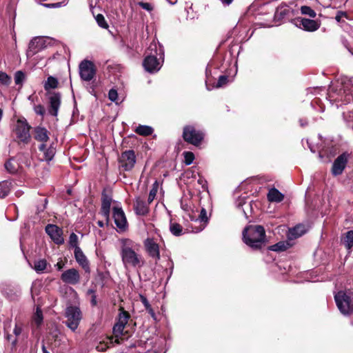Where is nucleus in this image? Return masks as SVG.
I'll return each instance as SVG.
<instances>
[{
  "instance_id": "423d86ee",
  "label": "nucleus",
  "mask_w": 353,
  "mask_h": 353,
  "mask_svg": "<svg viewBox=\"0 0 353 353\" xmlns=\"http://www.w3.org/2000/svg\"><path fill=\"white\" fill-rule=\"evenodd\" d=\"M204 134L193 125L183 128V138L185 141L194 145H199L203 139Z\"/></svg>"
},
{
  "instance_id": "4d7b16f0",
  "label": "nucleus",
  "mask_w": 353,
  "mask_h": 353,
  "mask_svg": "<svg viewBox=\"0 0 353 353\" xmlns=\"http://www.w3.org/2000/svg\"><path fill=\"white\" fill-rule=\"evenodd\" d=\"M41 349H42V352H43V353H50V352L47 350V349H46V346H45L44 343H43L42 347H41Z\"/></svg>"
},
{
  "instance_id": "c03bdc74",
  "label": "nucleus",
  "mask_w": 353,
  "mask_h": 353,
  "mask_svg": "<svg viewBox=\"0 0 353 353\" xmlns=\"http://www.w3.org/2000/svg\"><path fill=\"white\" fill-rule=\"evenodd\" d=\"M228 81V77L225 75H221L219 77L216 88H220L225 85Z\"/></svg>"
},
{
  "instance_id": "f3484780",
  "label": "nucleus",
  "mask_w": 353,
  "mask_h": 353,
  "mask_svg": "<svg viewBox=\"0 0 353 353\" xmlns=\"http://www.w3.org/2000/svg\"><path fill=\"white\" fill-rule=\"evenodd\" d=\"M348 161V154L343 153L334 161L332 168V173L334 176H338L343 173Z\"/></svg>"
},
{
  "instance_id": "e433bc0d",
  "label": "nucleus",
  "mask_w": 353,
  "mask_h": 353,
  "mask_svg": "<svg viewBox=\"0 0 353 353\" xmlns=\"http://www.w3.org/2000/svg\"><path fill=\"white\" fill-rule=\"evenodd\" d=\"M344 243L347 249H350L353 246V230L346 232Z\"/></svg>"
},
{
  "instance_id": "c85d7f7f",
  "label": "nucleus",
  "mask_w": 353,
  "mask_h": 353,
  "mask_svg": "<svg viewBox=\"0 0 353 353\" xmlns=\"http://www.w3.org/2000/svg\"><path fill=\"white\" fill-rule=\"evenodd\" d=\"M170 231L173 235L176 236H181L183 234V227L177 223L170 222Z\"/></svg>"
},
{
  "instance_id": "0e129e2a",
  "label": "nucleus",
  "mask_w": 353,
  "mask_h": 353,
  "mask_svg": "<svg viewBox=\"0 0 353 353\" xmlns=\"http://www.w3.org/2000/svg\"><path fill=\"white\" fill-rule=\"evenodd\" d=\"M3 116V110L0 108V120L1 119Z\"/></svg>"
},
{
  "instance_id": "ea45409f",
  "label": "nucleus",
  "mask_w": 353,
  "mask_h": 353,
  "mask_svg": "<svg viewBox=\"0 0 353 353\" xmlns=\"http://www.w3.org/2000/svg\"><path fill=\"white\" fill-rule=\"evenodd\" d=\"M26 75L22 71H17L14 74V82L17 85H21L25 80Z\"/></svg>"
},
{
  "instance_id": "39448f33",
  "label": "nucleus",
  "mask_w": 353,
  "mask_h": 353,
  "mask_svg": "<svg viewBox=\"0 0 353 353\" xmlns=\"http://www.w3.org/2000/svg\"><path fill=\"white\" fill-rule=\"evenodd\" d=\"M334 299L342 314H350L353 312V299L350 295L340 291L334 296Z\"/></svg>"
},
{
  "instance_id": "b1692460",
  "label": "nucleus",
  "mask_w": 353,
  "mask_h": 353,
  "mask_svg": "<svg viewBox=\"0 0 353 353\" xmlns=\"http://www.w3.org/2000/svg\"><path fill=\"white\" fill-rule=\"evenodd\" d=\"M39 149L40 151L43 152V157L42 159L43 161H51L55 154V148H54L52 145L47 147L46 143H41L39 145Z\"/></svg>"
},
{
  "instance_id": "a211bd4d",
  "label": "nucleus",
  "mask_w": 353,
  "mask_h": 353,
  "mask_svg": "<svg viewBox=\"0 0 353 353\" xmlns=\"http://www.w3.org/2000/svg\"><path fill=\"white\" fill-rule=\"evenodd\" d=\"M61 279L65 283L76 285L80 281V274L77 270L70 268L61 274Z\"/></svg>"
},
{
  "instance_id": "6e6552de",
  "label": "nucleus",
  "mask_w": 353,
  "mask_h": 353,
  "mask_svg": "<svg viewBox=\"0 0 353 353\" xmlns=\"http://www.w3.org/2000/svg\"><path fill=\"white\" fill-rule=\"evenodd\" d=\"M30 125L25 119H19L17 121L14 131L20 141L24 143H29L31 138L30 134Z\"/></svg>"
},
{
  "instance_id": "20e7f679",
  "label": "nucleus",
  "mask_w": 353,
  "mask_h": 353,
  "mask_svg": "<svg viewBox=\"0 0 353 353\" xmlns=\"http://www.w3.org/2000/svg\"><path fill=\"white\" fill-rule=\"evenodd\" d=\"M65 325L72 331H75L81 319V312L79 307L70 305L65 309Z\"/></svg>"
},
{
  "instance_id": "7ed1b4c3",
  "label": "nucleus",
  "mask_w": 353,
  "mask_h": 353,
  "mask_svg": "<svg viewBox=\"0 0 353 353\" xmlns=\"http://www.w3.org/2000/svg\"><path fill=\"white\" fill-rule=\"evenodd\" d=\"M159 52H158L157 43L154 42L151 43L148 48V55L143 62L145 70L148 72L153 73L157 72L161 67V63L157 57V55L161 57L163 54L161 46H159Z\"/></svg>"
},
{
  "instance_id": "6ab92c4d",
  "label": "nucleus",
  "mask_w": 353,
  "mask_h": 353,
  "mask_svg": "<svg viewBox=\"0 0 353 353\" xmlns=\"http://www.w3.org/2000/svg\"><path fill=\"white\" fill-rule=\"evenodd\" d=\"M295 24L297 27L309 32L315 31L319 28V25L316 21L305 18L296 19Z\"/></svg>"
},
{
  "instance_id": "58836bf2",
  "label": "nucleus",
  "mask_w": 353,
  "mask_h": 353,
  "mask_svg": "<svg viewBox=\"0 0 353 353\" xmlns=\"http://www.w3.org/2000/svg\"><path fill=\"white\" fill-rule=\"evenodd\" d=\"M300 10L302 14L308 15L312 18H314L316 14L314 10H312L310 7L307 6H301Z\"/></svg>"
},
{
  "instance_id": "6e6d98bb",
  "label": "nucleus",
  "mask_w": 353,
  "mask_h": 353,
  "mask_svg": "<svg viewBox=\"0 0 353 353\" xmlns=\"http://www.w3.org/2000/svg\"><path fill=\"white\" fill-rule=\"evenodd\" d=\"M96 297L97 296H96L95 294L92 295V296L91 303H92V305H97Z\"/></svg>"
},
{
  "instance_id": "9b49d317",
  "label": "nucleus",
  "mask_w": 353,
  "mask_h": 353,
  "mask_svg": "<svg viewBox=\"0 0 353 353\" xmlns=\"http://www.w3.org/2000/svg\"><path fill=\"white\" fill-rule=\"evenodd\" d=\"M296 12L292 6L282 3L276 10L274 19L277 21H289L294 17Z\"/></svg>"
},
{
  "instance_id": "f8f14e48",
  "label": "nucleus",
  "mask_w": 353,
  "mask_h": 353,
  "mask_svg": "<svg viewBox=\"0 0 353 353\" xmlns=\"http://www.w3.org/2000/svg\"><path fill=\"white\" fill-rule=\"evenodd\" d=\"M49 106L48 113L54 117L58 115L59 110L61 103V95L59 92H50L48 97Z\"/></svg>"
},
{
  "instance_id": "49530a36",
  "label": "nucleus",
  "mask_w": 353,
  "mask_h": 353,
  "mask_svg": "<svg viewBox=\"0 0 353 353\" xmlns=\"http://www.w3.org/2000/svg\"><path fill=\"white\" fill-rule=\"evenodd\" d=\"M34 110L38 115L43 116L46 113L44 107L42 105H34Z\"/></svg>"
},
{
  "instance_id": "f03ea898",
  "label": "nucleus",
  "mask_w": 353,
  "mask_h": 353,
  "mask_svg": "<svg viewBox=\"0 0 353 353\" xmlns=\"http://www.w3.org/2000/svg\"><path fill=\"white\" fill-rule=\"evenodd\" d=\"M244 243L254 250L261 249L265 241V232L261 225H249L243 232Z\"/></svg>"
},
{
  "instance_id": "7c9ffc66",
  "label": "nucleus",
  "mask_w": 353,
  "mask_h": 353,
  "mask_svg": "<svg viewBox=\"0 0 353 353\" xmlns=\"http://www.w3.org/2000/svg\"><path fill=\"white\" fill-rule=\"evenodd\" d=\"M47 267V261L45 259H40L34 262V269L37 273H42Z\"/></svg>"
},
{
  "instance_id": "1a4fd4ad",
  "label": "nucleus",
  "mask_w": 353,
  "mask_h": 353,
  "mask_svg": "<svg viewBox=\"0 0 353 353\" xmlns=\"http://www.w3.org/2000/svg\"><path fill=\"white\" fill-rule=\"evenodd\" d=\"M79 75L81 79L85 81H90L96 74L97 69L94 63L89 60H83L79 65Z\"/></svg>"
},
{
  "instance_id": "a19ab883",
  "label": "nucleus",
  "mask_w": 353,
  "mask_h": 353,
  "mask_svg": "<svg viewBox=\"0 0 353 353\" xmlns=\"http://www.w3.org/2000/svg\"><path fill=\"white\" fill-rule=\"evenodd\" d=\"M95 19H96V21H97L98 25L101 28H108V25L104 17L101 14H97V17H95Z\"/></svg>"
},
{
  "instance_id": "c756f323",
  "label": "nucleus",
  "mask_w": 353,
  "mask_h": 353,
  "mask_svg": "<svg viewBox=\"0 0 353 353\" xmlns=\"http://www.w3.org/2000/svg\"><path fill=\"white\" fill-rule=\"evenodd\" d=\"M290 233L294 238L299 237L305 233V227L303 225H298L291 229Z\"/></svg>"
},
{
  "instance_id": "9d476101",
  "label": "nucleus",
  "mask_w": 353,
  "mask_h": 353,
  "mask_svg": "<svg viewBox=\"0 0 353 353\" xmlns=\"http://www.w3.org/2000/svg\"><path fill=\"white\" fill-rule=\"evenodd\" d=\"M130 318V314L123 307L119 309L117 322L113 327V333L116 337L123 335V330Z\"/></svg>"
},
{
  "instance_id": "4c0bfd02",
  "label": "nucleus",
  "mask_w": 353,
  "mask_h": 353,
  "mask_svg": "<svg viewBox=\"0 0 353 353\" xmlns=\"http://www.w3.org/2000/svg\"><path fill=\"white\" fill-rule=\"evenodd\" d=\"M6 170L10 174H14L17 172V167L12 159H9L5 163Z\"/></svg>"
},
{
  "instance_id": "09e8293b",
  "label": "nucleus",
  "mask_w": 353,
  "mask_h": 353,
  "mask_svg": "<svg viewBox=\"0 0 353 353\" xmlns=\"http://www.w3.org/2000/svg\"><path fill=\"white\" fill-rule=\"evenodd\" d=\"M109 347L108 343L100 342L96 347V349L99 352H104Z\"/></svg>"
},
{
  "instance_id": "680f3d73",
  "label": "nucleus",
  "mask_w": 353,
  "mask_h": 353,
  "mask_svg": "<svg viewBox=\"0 0 353 353\" xmlns=\"http://www.w3.org/2000/svg\"><path fill=\"white\" fill-rule=\"evenodd\" d=\"M17 343V339H14L12 341V344L13 345H15Z\"/></svg>"
},
{
  "instance_id": "412c9836",
  "label": "nucleus",
  "mask_w": 353,
  "mask_h": 353,
  "mask_svg": "<svg viewBox=\"0 0 353 353\" xmlns=\"http://www.w3.org/2000/svg\"><path fill=\"white\" fill-rule=\"evenodd\" d=\"M102 203H101V214L105 219L107 223L110 220V206L112 203V198L107 194L103 192L102 194Z\"/></svg>"
},
{
  "instance_id": "f257e3e1",
  "label": "nucleus",
  "mask_w": 353,
  "mask_h": 353,
  "mask_svg": "<svg viewBox=\"0 0 353 353\" xmlns=\"http://www.w3.org/2000/svg\"><path fill=\"white\" fill-rule=\"evenodd\" d=\"M121 243V257L123 265L127 268H141L143 265L144 261L141 255L137 253L139 250V245L130 239H122Z\"/></svg>"
},
{
  "instance_id": "cd10ccee",
  "label": "nucleus",
  "mask_w": 353,
  "mask_h": 353,
  "mask_svg": "<svg viewBox=\"0 0 353 353\" xmlns=\"http://www.w3.org/2000/svg\"><path fill=\"white\" fill-rule=\"evenodd\" d=\"M135 132L139 135L149 136L152 134L153 128L150 126L140 125L137 127Z\"/></svg>"
},
{
  "instance_id": "aec40b11",
  "label": "nucleus",
  "mask_w": 353,
  "mask_h": 353,
  "mask_svg": "<svg viewBox=\"0 0 353 353\" xmlns=\"http://www.w3.org/2000/svg\"><path fill=\"white\" fill-rule=\"evenodd\" d=\"M140 197H137L134 203V210L137 215L145 216L149 213V205Z\"/></svg>"
},
{
  "instance_id": "3c124183",
  "label": "nucleus",
  "mask_w": 353,
  "mask_h": 353,
  "mask_svg": "<svg viewBox=\"0 0 353 353\" xmlns=\"http://www.w3.org/2000/svg\"><path fill=\"white\" fill-rule=\"evenodd\" d=\"M140 300H141V303H143V305H144L145 309L148 307H150V306H151L150 304L149 303L147 298L145 296L141 294Z\"/></svg>"
},
{
  "instance_id": "052dcab7",
  "label": "nucleus",
  "mask_w": 353,
  "mask_h": 353,
  "mask_svg": "<svg viewBox=\"0 0 353 353\" xmlns=\"http://www.w3.org/2000/svg\"><path fill=\"white\" fill-rule=\"evenodd\" d=\"M171 4H174L176 2V0H168Z\"/></svg>"
},
{
  "instance_id": "a878e982",
  "label": "nucleus",
  "mask_w": 353,
  "mask_h": 353,
  "mask_svg": "<svg viewBox=\"0 0 353 353\" xmlns=\"http://www.w3.org/2000/svg\"><path fill=\"white\" fill-rule=\"evenodd\" d=\"M59 85V81L57 78L50 76L43 83L44 90L48 92L51 89H55Z\"/></svg>"
},
{
  "instance_id": "5fc2aeb1",
  "label": "nucleus",
  "mask_w": 353,
  "mask_h": 353,
  "mask_svg": "<svg viewBox=\"0 0 353 353\" xmlns=\"http://www.w3.org/2000/svg\"><path fill=\"white\" fill-rule=\"evenodd\" d=\"M56 267L57 268L58 270H61L63 267V263H62L61 262H58L56 264Z\"/></svg>"
},
{
  "instance_id": "e2e57ef3",
  "label": "nucleus",
  "mask_w": 353,
  "mask_h": 353,
  "mask_svg": "<svg viewBox=\"0 0 353 353\" xmlns=\"http://www.w3.org/2000/svg\"><path fill=\"white\" fill-rule=\"evenodd\" d=\"M11 338H12V336H11L10 334H8L6 335V339H7L8 340H9V341H10V340H11Z\"/></svg>"
},
{
  "instance_id": "864d4df0",
  "label": "nucleus",
  "mask_w": 353,
  "mask_h": 353,
  "mask_svg": "<svg viewBox=\"0 0 353 353\" xmlns=\"http://www.w3.org/2000/svg\"><path fill=\"white\" fill-rule=\"evenodd\" d=\"M346 16V13L345 12H341V11H339L337 12L336 17H335V19L337 21H341V19L343 17H345Z\"/></svg>"
},
{
  "instance_id": "4be33fe9",
  "label": "nucleus",
  "mask_w": 353,
  "mask_h": 353,
  "mask_svg": "<svg viewBox=\"0 0 353 353\" xmlns=\"http://www.w3.org/2000/svg\"><path fill=\"white\" fill-rule=\"evenodd\" d=\"M74 255L77 262L85 270V272H90V263L81 249L74 250Z\"/></svg>"
},
{
  "instance_id": "0eeeda50",
  "label": "nucleus",
  "mask_w": 353,
  "mask_h": 353,
  "mask_svg": "<svg viewBox=\"0 0 353 353\" xmlns=\"http://www.w3.org/2000/svg\"><path fill=\"white\" fill-rule=\"evenodd\" d=\"M137 157L135 152L132 150H128L121 152L118 159L119 169L128 172L130 171L135 165Z\"/></svg>"
},
{
  "instance_id": "72a5a7b5",
  "label": "nucleus",
  "mask_w": 353,
  "mask_h": 353,
  "mask_svg": "<svg viewBox=\"0 0 353 353\" xmlns=\"http://www.w3.org/2000/svg\"><path fill=\"white\" fill-rule=\"evenodd\" d=\"M198 220H199L201 222H203V224L201 225L200 228L196 232L201 231L202 230H203L208 221V218L207 216V212L204 208H202V209L201 210ZM195 221H196L197 219H196Z\"/></svg>"
},
{
  "instance_id": "4468645a",
  "label": "nucleus",
  "mask_w": 353,
  "mask_h": 353,
  "mask_svg": "<svg viewBox=\"0 0 353 353\" xmlns=\"http://www.w3.org/2000/svg\"><path fill=\"white\" fill-rule=\"evenodd\" d=\"M46 39L43 37H34L30 41L27 50V56L32 57L46 48Z\"/></svg>"
},
{
  "instance_id": "5701e85b",
  "label": "nucleus",
  "mask_w": 353,
  "mask_h": 353,
  "mask_svg": "<svg viewBox=\"0 0 353 353\" xmlns=\"http://www.w3.org/2000/svg\"><path fill=\"white\" fill-rule=\"evenodd\" d=\"M34 138L42 143L49 140V132L43 127L37 126L34 129Z\"/></svg>"
},
{
  "instance_id": "37998d69",
  "label": "nucleus",
  "mask_w": 353,
  "mask_h": 353,
  "mask_svg": "<svg viewBox=\"0 0 353 353\" xmlns=\"http://www.w3.org/2000/svg\"><path fill=\"white\" fill-rule=\"evenodd\" d=\"M184 158H185V163L188 165H190L194 159V155L191 152H184Z\"/></svg>"
},
{
  "instance_id": "2f4dec72",
  "label": "nucleus",
  "mask_w": 353,
  "mask_h": 353,
  "mask_svg": "<svg viewBox=\"0 0 353 353\" xmlns=\"http://www.w3.org/2000/svg\"><path fill=\"white\" fill-rule=\"evenodd\" d=\"M159 187V183L158 181H155L154 183L152 184V188L150 190V193H149V196L148 198V203H151L155 199Z\"/></svg>"
},
{
  "instance_id": "de8ad7c7",
  "label": "nucleus",
  "mask_w": 353,
  "mask_h": 353,
  "mask_svg": "<svg viewBox=\"0 0 353 353\" xmlns=\"http://www.w3.org/2000/svg\"><path fill=\"white\" fill-rule=\"evenodd\" d=\"M118 97L117 91L114 89H111L108 92V98L112 101H116Z\"/></svg>"
},
{
  "instance_id": "a18cd8bd",
  "label": "nucleus",
  "mask_w": 353,
  "mask_h": 353,
  "mask_svg": "<svg viewBox=\"0 0 353 353\" xmlns=\"http://www.w3.org/2000/svg\"><path fill=\"white\" fill-rule=\"evenodd\" d=\"M23 331V325L21 323H17L15 324L13 333L17 337L19 336Z\"/></svg>"
},
{
  "instance_id": "8fccbe9b",
  "label": "nucleus",
  "mask_w": 353,
  "mask_h": 353,
  "mask_svg": "<svg viewBox=\"0 0 353 353\" xmlns=\"http://www.w3.org/2000/svg\"><path fill=\"white\" fill-rule=\"evenodd\" d=\"M138 4L140 7L147 11H152L153 10L152 6L149 3L139 2Z\"/></svg>"
},
{
  "instance_id": "dca6fc26",
  "label": "nucleus",
  "mask_w": 353,
  "mask_h": 353,
  "mask_svg": "<svg viewBox=\"0 0 353 353\" xmlns=\"http://www.w3.org/2000/svg\"><path fill=\"white\" fill-rule=\"evenodd\" d=\"M46 232L56 244L61 245L64 243L63 231L57 225L53 224L47 225L46 226Z\"/></svg>"
},
{
  "instance_id": "603ef678",
  "label": "nucleus",
  "mask_w": 353,
  "mask_h": 353,
  "mask_svg": "<svg viewBox=\"0 0 353 353\" xmlns=\"http://www.w3.org/2000/svg\"><path fill=\"white\" fill-rule=\"evenodd\" d=\"M145 310H147V312L150 314V316H152V318L154 320H156V319H157L155 312H154V310L152 308V307H151V306H150V307L146 308Z\"/></svg>"
},
{
  "instance_id": "c9c22d12",
  "label": "nucleus",
  "mask_w": 353,
  "mask_h": 353,
  "mask_svg": "<svg viewBox=\"0 0 353 353\" xmlns=\"http://www.w3.org/2000/svg\"><path fill=\"white\" fill-rule=\"evenodd\" d=\"M288 248V243L281 241L270 246L269 249L275 252H282L286 250Z\"/></svg>"
},
{
  "instance_id": "69168bd1",
  "label": "nucleus",
  "mask_w": 353,
  "mask_h": 353,
  "mask_svg": "<svg viewBox=\"0 0 353 353\" xmlns=\"http://www.w3.org/2000/svg\"><path fill=\"white\" fill-rule=\"evenodd\" d=\"M44 6L48 7V8H50L51 7V6L50 4H45Z\"/></svg>"
},
{
  "instance_id": "bf43d9fd",
  "label": "nucleus",
  "mask_w": 353,
  "mask_h": 353,
  "mask_svg": "<svg viewBox=\"0 0 353 353\" xmlns=\"http://www.w3.org/2000/svg\"><path fill=\"white\" fill-rule=\"evenodd\" d=\"M88 294L94 295L95 294V291L94 290L90 289L88 290Z\"/></svg>"
},
{
  "instance_id": "393cba45",
  "label": "nucleus",
  "mask_w": 353,
  "mask_h": 353,
  "mask_svg": "<svg viewBox=\"0 0 353 353\" xmlns=\"http://www.w3.org/2000/svg\"><path fill=\"white\" fill-rule=\"evenodd\" d=\"M267 197L270 202L279 203L283 200L284 195L275 188H272L269 190Z\"/></svg>"
},
{
  "instance_id": "f704fd0d",
  "label": "nucleus",
  "mask_w": 353,
  "mask_h": 353,
  "mask_svg": "<svg viewBox=\"0 0 353 353\" xmlns=\"http://www.w3.org/2000/svg\"><path fill=\"white\" fill-rule=\"evenodd\" d=\"M69 245L70 248H73L74 250H77V249H81L79 246V239L77 235L72 232L70 234L68 241Z\"/></svg>"
},
{
  "instance_id": "ddd939ff",
  "label": "nucleus",
  "mask_w": 353,
  "mask_h": 353,
  "mask_svg": "<svg viewBox=\"0 0 353 353\" xmlns=\"http://www.w3.org/2000/svg\"><path fill=\"white\" fill-rule=\"evenodd\" d=\"M113 219L114 223L120 232H124L128 228V222L125 213L121 208L114 207Z\"/></svg>"
},
{
  "instance_id": "2eb2a0df",
  "label": "nucleus",
  "mask_w": 353,
  "mask_h": 353,
  "mask_svg": "<svg viewBox=\"0 0 353 353\" xmlns=\"http://www.w3.org/2000/svg\"><path fill=\"white\" fill-rule=\"evenodd\" d=\"M144 246L148 255L157 263L160 260L159 245L153 239L148 238L144 241Z\"/></svg>"
},
{
  "instance_id": "13d9d810",
  "label": "nucleus",
  "mask_w": 353,
  "mask_h": 353,
  "mask_svg": "<svg viewBox=\"0 0 353 353\" xmlns=\"http://www.w3.org/2000/svg\"><path fill=\"white\" fill-rule=\"evenodd\" d=\"M97 224L100 228L104 227V223L102 221H98Z\"/></svg>"
},
{
  "instance_id": "bb28decb",
  "label": "nucleus",
  "mask_w": 353,
  "mask_h": 353,
  "mask_svg": "<svg viewBox=\"0 0 353 353\" xmlns=\"http://www.w3.org/2000/svg\"><path fill=\"white\" fill-rule=\"evenodd\" d=\"M12 183L8 181L0 182V199H3L8 195L10 192Z\"/></svg>"
},
{
  "instance_id": "473e14b6",
  "label": "nucleus",
  "mask_w": 353,
  "mask_h": 353,
  "mask_svg": "<svg viewBox=\"0 0 353 353\" xmlns=\"http://www.w3.org/2000/svg\"><path fill=\"white\" fill-rule=\"evenodd\" d=\"M43 313L39 307H37L36 312L32 316V320L37 327L40 326L43 322Z\"/></svg>"
},
{
  "instance_id": "79ce46f5",
  "label": "nucleus",
  "mask_w": 353,
  "mask_h": 353,
  "mask_svg": "<svg viewBox=\"0 0 353 353\" xmlns=\"http://www.w3.org/2000/svg\"><path fill=\"white\" fill-rule=\"evenodd\" d=\"M11 82V78L5 72L0 71V83L8 85Z\"/></svg>"
}]
</instances>
